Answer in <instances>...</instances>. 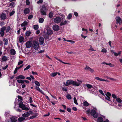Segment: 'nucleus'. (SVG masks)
I'll use <instances>...</instances> for the list:
<instances>
[{
	"instance_id": "f257e3e1",
	"label": "nucleus",
	"mask_w": 122,
	"mask_h": 122,
	"mask_svg": "<svg viewBox=\"0 0 122 122\" xmlns=\"http://www.w3.org/2000/svg\"><path fill=\"white\" fill-rule=\"evenodd\" d=\"M77 81L78 82L74 81L72 80H69L67 81L66 84L65 83H64V84L66 86L71 84H72L75 86H78L82 83V81L81 80L78 79L77 80Z\"/></svg>"
},
{
	"instance_id": "f03ea898",
	"label": "nucleus",
	"mask_w": 122,
	"mask_h": 122,
	"mask_svg": "<svg viewBox=\"0 0 122 122\" xmlns=\"http://www.w3.org/2000/svg\"><path fill=\"white\" fill-rule=\"evenodd\" d=\"M18 102L19 103V107L22 109L23 110L28 111L29 110V109L28 107H26V106L24 104H23V102L20 100H18Z\"/></svg>"
},
{
	"instance_id": "7ed1b4c3",
	"label": "nucleus",
	"mask_w": 122,
	"mask_h": 122,
	"mask_svg": "<svg viewBox=\"0 0 122 122\" xmlns=\"http://www.w3.org/2000/svg\"><path fill=\"white\" fill-rule=\"evenodd\" d=\"M97 109L95 108H94L90 112L91 115L92 116L95 118H97L98 117V114L96 112Z\"/></svg>"
},
{
	"instance_id": "20e7f679",
	"label": "nucleus",
	"mask_w": 122,
	"mask_h": 122,
	"mask_svg": "<svg viewBox=\"0 0 122 122\" xmlns=\"http://www.w3.org/2000/svg\"><path fill=\"white\" fill-rule=\"evenodd\" d=\"M47 10L46 6L45 5H43L41 7L40 11L41 15H46V13Z\"/></svg>"
},
{
	"instance_id": "39448f33",
	"label": "nucleus",
	"mask_w": 122,
	"mask_h": 122,
	"mask_svg": "<svg viewBox=\"0 0 122 122\" xmlns=\"http://www.w3.org/2000/svg\"><path fill=\"white\" fill-rule=\"evenodd\" d=\"M32 46L35 49L38 50L39 47L38 42L36 41H34L32 44Z\"/></svg>"
},
{
	"instance_id": "423d86ee",
	"label": "nucleus",
	"mask_w": 122,
	"mask_h": 122,
	"mask_svg": "<svg viewBox=\"0 0 122 122\" xmlns=\"http://www.w3.org/2000/svg\"><path fill=\"white\" fill-rule=\"evenodd\" d=\"M32 111H30L29 112H27L23 114L22 115V116L24 117L25 118L29 116L30 114L32 113Z\"/></svg>"
},
{
	"instance_id": "0eeeda50",
	"label": "nucleus",
	"mask_w": 122,
	"mask_h": 122,
	"mask_svg": "<svg viewBox=\"0 0 122 122\" xmlns=\"http://www.w3.org/2000/svg\"><path fill=\"white\" fill-rule=\"evenodd\" d=\"M61 20V18L59 17H57L54 19L53 21H54L56 23H58L60 22Z\"/></svg>"
},
{
	"instance_id": "6e6552de",
	"label": "nucleus",
	"mask_w": 122,
	"mask_h": 122,
	"mask_svg": "<svg viewBox=\"0 0 122 122\" xmlns=\"http://www.w3.org/2000/svg\"><path fill=\"white\" fill-rule=\"evenodd\" d=\"M117 24L119 23L120 24L122 22V20L119 16L116 17V18Z\"/></svg>"
},
{
	"instance_id": "1a4fd4ad",
	"label": "nucleus",
	"mask_w": 122,
	"mask_h": 122,
	"mask_svg": "<svg viewBox=\"0 0 122 122\" xmlns=\"http://www.w3.org/2000/svg\"><path fill=\"white\" fill-rule=\"evenodd\" d=\"M44 41V39L43 37H41L39 38V42L40 45H43Z\"/></svg>"
},
{
	"instance_id": "9d476101",
	"label": "nucleus",
	"mask_w": 122,
	"mask_h": 122,
	"mask_svg": "<svg viewBox=\"0 0 122 122\" xmlns=\"http://www.w3.org/2000/svg\"><path fill=\"white\" fill-rule=\"evenodd\" d=\"M0 18L3 20H5L7 18L6 15L4 13H2L0 15Z\"/></svg>"
},
{
	"instance_id": "9b49d317",
	"label": "nucleus",
	"mask_w": 122,
	"mask_h": 122,
	"mask_svg": "<svg viewBox=\"0 0 122 122\" xmlns=\"http://www.w3.org/2000/svg\"><path fill=\"white\" fill-rule=\"evenodd\" d=\"M53 29L55 31H57L59 29V27L58 26L56 25H55L53 26Z\"/></svg>"
},
{
	"instance_id": "f8f14e48",
	"label": "nucleus",
	"mask_w": 122,
	"mask_h": 122,
	"mask_svg": "<svg viewBox=\"0 0 122 122\" xmlns=\"http://www.w3.org/2000/svg\"><path fill=\"white\" fill-rule=\"evenodd\" d=\"M46 33L48 35H51L53 33V31L51 29H49L47 30Z\"/></svg>"
},
{
	"instance_id": "ddd939ff",
	"label": "nucleus",
	"mask_w": 122,
	"mask_h": 122,
	"mask_svg": "<svg viewBox=\"0 0 122 122\" xmlns=\"http://www.w3.org/2000/svg\"><path fill=\"white\" fill-rule=\"evenodd\" d=\"M32 43L31 41H27L26 43V47L27 48H30L31 46Z\"/></svg>"
},
{
	"instance_id": "4468645a",
	"label": "nucleus",
	"mask_w": 122,
	"mask_h": 122,
	"mask_svg": "<svg viewBox=\"0 0 122 122\" xmlns=\"http://www.w3.org/2000/svg\"><path fill=\"white\" fill-rule=\"evenodd\" d=\"M10 120L11 122H16L17 121V117L15 116H13L10 118Z\"/></svg>"
},
{
	"instance_id": "2eb2a0df",
	"label": "nucleus",
	"mask_w": 122,
	"mask_h": 122,
	"mask_svg": "<svg viewBox=\"0 0 122 122\" xmlns=\"http://www.w3.org/2000/svg\"><path fill=\"white\" fill-rule=\"evenodd\" d=\"M30 10L28 8L25 9L24 10V13L25 14H29L30 12Z\"/></svg>"
},
{
	"instance_id": "dca6fc26",
	"label": "nucleus",
	"mask_w": 122,
	"mask_h": 122,
	"mask_svg": "<svg viewBox=\"0 0 122 122\" xmlns=\"http://www.w3.org/2000/svg\"><path fill=\"white\" fill-rule=\"evenodd\" d=\"M103 119L102 117H99L98 118L97 122H103Z\"/></svg>"
},
{
	"instance_id": "f3484780",
	"label": "nucleus",
	"mask_w": 122,
	"mask_h": 122,
	"mask_svg": "<svg viewBox=\"0 0 122 122\" xmlns=\"http://www.w3.org/2000/svg\"><path fill=\"white\" fill-rule=\"evenodd\" d=\"M10 53L12 55H14L16 54V51L14 49H11L10 50Z\"/></svg>"
},
{
	"instance_id": "a211bd4d",
	"label": "nucleus",
	"mask_w": 122,
	"mask_h": 122,
	"mask_svg": "<svg viewBox=\"0 0 122 122\" xmlns=\"http://www.w3.org/2000/svg\"><path fill=\"white\" fill-rule=\"evenodd\" d=\"M8 59V58L5 56H3L2 58V60L3 61H6Z\"/></svg>"
},
{
	"instance_id": "6ab92c4d",
	"label": "nucleus",
	"mask_w": 122,
	"mask_h": 122,
	"mask_svg": "<svg viewBox=\"0 0 122 122\" xmlns=\"http://www.w3.org/2000/svg\"><path fill=\"white\" fill-rule=\"evenodd\" d=\"M25 78V77L22 75H19L16 77V79H24Z\"/></svg>"
},
{
	"instance_id": "aec40b11",
	"label": "nucleus",
	"mask_w": 122,
	"mask_h": 122,
	"mask_svg": "<svg viewBox=\"0 0 122 122\" xmlns=\"http://www.w3.org/2000/svg\"><path fill=\"white\" fill-rule=\"evenodd\" d=\"M25 118L24 117H19L17 120H18L19 122H21L25 120Z\"/></svg>"
},
{
	"instance_id": "412c9836",
	"label": "nucleus",
	"mask_w": 122,
	"mask_h": 122,
	"mask_svg": "<svg viewBox=\"0 0 122 122\" xmlns=\"http://www.w3.org/2000/svg\"><path fill=\"white\" fill-rule=\"evenodd\" d=\"M15 106H14V109H15L17 111L21 112V110L20 109L18 108L17 109L15 108L16 107L15 106H16V105L17 104V102H15Z\"/></svg>"
},
{
	"instance_id": "4be33fe9",
	"label": "nucleus",
	"mask_w": 122,
	"mask_h": 122,
	"mask_svg": "<svg viewBox=\"0 0 122 122\" xmlns=\"http://www.w3.org/2000/svg\"><path fill=\"white\" fill-rule=\"evenodd\" d=\"M27 23L26 21L24 22L21 24L22 27H25L27 25Z\"/></svg>"
},
{
	"instance_id": "5701e85b",
	"label": "nucleus",
	"mask_w": 122,
	"mask_h": 122,
	"mask_svg": "<svg viewBox=\"0 0 122 122\" xmlns=\"http://www.w3.org/2000/svg\"><path fill=\"white\" fill-rule=\"evenodd\" d=\"M56 58V59L57 60L59 61H60L62 63H63V64H68L69 65H71V64H70V63H66V62H63V61H62L60 59H58L57 58Z\"/></svg>"
},
{
	"instance_id": "b1692460",
	"label": "nucleus",
	"mask_w": 122,
	"mask_h": 122,
	"mask_svg": "<svg viewBox=\"0 0 122 122\" xmlns=\"http://www.w3.org/2000/svg\"><path fill=\"white\" fill-rule=\"evenodd\" d=\"M67 23V22L66 20H65L64 21H62L61 22L60 24V25L61 26L65 25Z\"/></svg>"
},
{
	"instance_id": "393cba45",
	"label": "nucleus",
	"mask_w": 122,
	"mask_h": 122,
	"mask_svg": "<svg viewBox=\"0 0 122 122\" xmlns=\"http://www.w3.org/2000/svg\"><path fill=\"white\" fill-rule=\"evenodd\" d=\"M121 54V51H120L118 52V53H114V55L116 56H117L118 55H120Z\"/></svg>"
},
{
	"instance_id": "a878e982",
	"label": "nucleus",
	"mask_w": 122,
	"mask_h": 122,
	"mask_svg": "<svg viewBox=\"0 0 122 122\" xmlns=\"http://www.w3.org/2000/svg\"><path fill=\"white\" fill-rule=\"evenodd\" d=\"M44 21V19L42 18H39V22L40 23H42Z\"/></svg>"
},
{
	"instance_id": "bb28decb",
	"label": "nucleus",
	"mask_w": 122,
	"mask_h": 122,
	"mask_svg": "<svg viewBox=\"0 0 122 122\" xmlns=\"http://www.w3.org/2000/svg\"><path fill=\"white\" fill-rule=\"evenodd\" d=\"M24 38L22 36H20L19 39V41L20 42H22L23 41Z\"/></svg>"
},
{
	"instance_id": "cd10ccee",
	"label": "nucleus",
	"mask_w": 122,
	"mask_h": 122,
	"mask_svg": "<svg viewBox=\"0 0 122 122\" xmlns=\"http://www.w3.org/2000/svg\"><path fill=\"white\" fill-rule=\"evenodd\" d=\"M4 45H7L8 44V41L7 39H4Z\"/></svg>"
},
{
	"instance_id": "c85d7f7f",
	"label": "nucleus",
	"mask_w": 122,
	"mask_h": 122,
	"mask_svg": "<svg viewBox=\"0 0 122 122\" xmlns=\"http://www.w3.org/2000/svg\"><path fill=\"white\" fill-rule=\"evenodd\" d=\"M84 105L85 106H87L89 105V104L86 101H85L84 102Z\"/></svg>"
},
{
	"instance_id": "c756f323",
	"label": "nucleus",
	"mask_w": 122,
	"mask_h": 122,
	"mask_svg": "<svg viewBox=\"0 0 122 122\" xmlns=\"http://www.w3.org/2000/svg\"><path fill=\"white\" fill-rule=\"evenodd\" d=\"M86 86L88 89L90 88H92V86L89 84H86Z\"/></svg>"
},
{
	"instance_id": "7c9ffc66",
	"label": "nucleus",
	"mask_w": 122,
	"mask_h": 122,
	"mask_svg": "<svg viewBox=\"0 0 122 122\" xmlns=\"http://www.w3.org/2000/svg\"><path fill=\"white\" fill-rule=\"evenodd\" d=\"M39 28V26L38 25H35L34 26V28L35 30H37Z\"/></svg>"
},
{
	"instance_id": "2f4dec72",
	"label": "nucleus",
	"mask_w": 122,
	"mask_h": 122,
	"mask_svg": "<svg viewBox=\"0 0 122 122\" xmlns=\"http://www.w3.org/2000/svg\"><path fill=\"white\" fill-rule=\"evenodd\" d=\"M72 17V15L71 14H70L67 16V18L68 19H70Z\"/></svg>"
},
{
	"instance_id": "473e14b6",
	"label": "nucleus",
	"mask_w": 122,
	"mask_h": 122,
	"mask_svg": "<svg viewBox=\"0 0 122 122\" xmlns=\"http://www.w3.org/2000/svg\"><path fill=\"white\" fill-rule=\"evenodd\" d=\"M17 82L19 83H24V80H17Z\"/></svg>"
},
{
	"instance_id": "72a5a7b5",
	"label": "nucleus",
	"mask_w": 122,
	"mask_h": 122,
	"mask_svg": "<svg viewBox=\"0 0 122 122\" xmlns=\"http://www.w3.org/2000/svg\"><path fill=\"white\" fill-rule=\"evenodd\" d=\"M116 100L118 102L120 103L122 102V100L119 97L117 98L116 99Z\"/></svg>"
},
{
	"instance_id": "f704fd0d",
	"label": "nucleus",
	"mask_w": 122,
	"mask_h": 122,
	"mask_svg": "<svg viewBox=\"0 0 122 122\" xmlns=\"http://www.w3.org/2000/svg\"><path fill=\"white\" fill-rule=\"evenodd\" d=\"M57 75V72L53 73L50 74L51 76L53 77Z\"/></svg>"
},
{
	"instance_id": "c9c22d12",
	"label": "nucleus",
	"mask_w": 122,
	"mask_h": 122,
	"mask_svg": "<svg viewBox=\"0 0 122 122\" xmlns=\"http://www.w3.org/2000/svg\"><path fill=\"white\" fill-rule=\"evenodd\" d=\"M95 79L97 80L102 81V79L98 77H95Z\"/></svg>"
},
{
	"instance_id": "e433bc0d",
	"label": "nucleus",
	"mask_w": 122,
	"mask_h": 122,
	"mask_svg": "<svg viewBox=\"0 0 122 122\" xmlns=\"http://www.w3.org/2000/svg\"><path fill=\"white\" fill-rule=\"evenodd\" d=\"M74 102L75 104H76V105H77L78 104V103L77 102V101L76 98V97H74Z\"/></svg>"
},
{
	"instance_id": "4c0bfd02",
	"label": "nucleus",
	"mask_w": 122,
	"mask_h": 122,
	"mask_svg": "<svg viewBox=\"0 0 122 122\" xmlns=\"http://www.w3.org/2000/svg\"><path fill=\"white\" fill-rule=\"evenodd\" d=\"M25 34L26 36H29L31 32L29 31H27L26 32Z\"/></svg>"
},
{
	"instance_id": "58836bf2",
	"label": "nucleus",
	"mask_w": 122,
	"mask_h": 122,
	"mask_svg": "<svg viewBox=\"0 0 122 122\" xmlns=\"http://www.w3.org/2000/svg\"><path fill=\"white\" fill-rule=\"evenodd\" d=\"M66 97L68 99H71V96L70 95H67L66 96Z\"/></svg>"
},
{
	"instance_id": "ea45409f",
	"label": "nucleus",
	"mask_w": 122,
	"mask_h": 122,
	"mask_svg": "<svg viewBox=\"0 0 122 122\" xmlns=\"http://www.w3.org/2000/svg\"><path fill=\"white\" fill-rule=\"evenodd\" d=\"M30 67V65H28L24 69V71L28 70Z\"/></svg>"
},
{
	"instance_id": "a19ab883",
	"label": "nucleus",
	"mask_w": 122,
	"mask_h": 122,
	"mask_svg": "<svg viewBox=\"0 0 122 122\" xmlns=\"http://www.w3.org/2000/svg\"><path fill=\"white\" fill-rule=\"evenodd\" d=\"M101 52L103 53H106L107 52V50L105 48H103L102 49Z\"/></svg>"
},
{
	"instance_id": "79ce46f5",
	"label": "nucleus",
	"mask_w": 122,
	"mask_h": 122,
	"mask_svg": "<svg viewBox=\"0 0 122 122\" xmlns=\"http://www.w3.org/2000/svg\"><path fill=\"white\" fill-rule=\"evenodd\" d=\"M106 99L107 100L109 101H110V97L109 96H106L105 97Z\"/></svg>"
},
{
	"instance_id": "37998d69",
	"label": "nucleus",
	"mask_w": 122,
	"mask_h": 122,
	"mask_svg": "<svg viewBox=\"0 0 122 122\" xmlns=\"http://www.w3.org/2000/svg\"><path fill=\"white\" fill-rule=\"evenodd\" d=\"M35 83L36 85L38 86H40V84L38 81H35Z\"/></svg>"
},
{
	"instance_id": "c03bdc74",
	"label": "nucleus",
	"mask_w": 122,
	"mask_h": 122,
	"mask_svg": "<svg viewBox=\"0 0 122 122\" xmlns=\"http://www.w3.org/2000/svg\"><path fill=\"white\" fill-rule=\"evenodd\" d=\"M99 92L103 96H105V95L103 93L102 91L101 90H99Z\"/></svg>"
},
{
	"instance_id": "a18cd8bd",
	"label": "nucleus",
	"mask_w": 122,
	"mask_h": 122,
	"mask_svg": "<svg viewBox=\"0 0 122 122\" xmlns=\"http://www.w3.org/2000/svg\"><path fill=\"white\" fill-rule=\"evenodd\" d=\"M15 11L14 10L12 11L11 12L10 14V16H12L13 15L14 13H15Z\"/></svg>"
},
{
	"instance_id": "49530a36",
	"label": "nucleus",
	"mask_w": 122,
	"mask_h": 122,
	"mask_svg": "<svg viewBox=\"0 0 122 122\" xmlns=\"http://www.w3.org/2000/svg\"><path fill=\"white\" fill-rule=\"evenodd\" d=\"M49 17L50 18H51L53 16V13L52 12H50L49 14Z\"/></svg>"
},
{
	"instance_id": "de8ad7c7",
	"label": "nucleus",
	"mask_w": 122,
	"mask_h": 122,
	"mask_svg": "<svg viewBox=\"0 0 122 122\" xmlns=\"http://www.w3.org/2000/svg\"><path fill=\"white\" fill-rule=\"evenodd\" d=\"M0 34L2 36H3L4 34V32L1 31L0 32Z\"/></svg>"
},
{
	"instance_id": "09e8293b",
	"label": "nucleus",
	"mask_w": 122,
	"mask_h": 122,
	"mask_svg": "<svg viewBox=\"0 0 122 122\" xmlns=\"http://www.w3.org/2000/svg\"><path fill=\"white\" fill-rule=\"evenodd\" d=\"M6 29V27L5 26H4L1 28V30L2 31H4V30H5Z\"/></svg>"
},
{
	"instance_id": "8fccbe9b",
	"label": "nucleus",
	"mask_w": 122,
	"mask_h": 122,
	"mask_svg": "<svg viewBox=\"0 0 122 122\" xmlns=\"http://www.w3.org/2000/svg\"><path fill=\"white\" fill-rule=\"evenodd\" d=\"M11 29L10 27L9 26H8L6 30V32H8Z\"/></svg>"
},
{
	"instance_id": "3c124183",
	"label": "nucleus",
	"mask_w": 122,
	"mask_h": 122,
	"mask_svg": "<svg viewBox=\"0 0 122 122\" xmlns=\"http://www.w3.org/2000/svg\"><path fill=\"white\" fill-rule=\"evenodd\" d=\"M90 68H91L90 67H89V66H86V67L85 68V70H88V71H89V69H90Z\"/></svg>"
},
{
	"instance_id": "603ef678",
	"label": "nucleus",
	"mask_w": 122,
	"mask_h": 122,
	"mask_svg": "<svg viewBox=\"0 0 122 122\" xmlns=\"http://www.w3.org/2000/svg\"><path fill=\"white\" fill-rule=\"evenodd\" d=\"M106 96H109L110 97L111 96V94L108 92H107V93L106 94Z\"/></svg>"
},
{
	"instance_id": "864d4df0",
	"label": "nucleus",
	"mask_w": 122,
	"mask_h": 122,
	"mask_svg": "<svg viewBox=\"0 0 122 122\" xmlns=\"http://www.w3.org/2000/svg\"><path fill=\"white\" fill-rule=\"evenodd\" d=\"M29 102L30 103H32L33 102V101L32 100V98L31 97H30Z\"/></svg>"
},
{
	"instance_id": "5fc2aeb1",
	"label": "nucleus",
	"mask_w": 122,
	"mask_h": 122,
	"mask_svg": "<svg viewBox=\"0 0 122 122\" xmlns=\"http://www.w3.org/2000/svg\"><path fill=\"white\" fill-rule=\"evenodd\" d=\"M26 5H29L30 4V3L29 0H27L26 1Z\"/></svg>"
},
{
	"instance_id": "6e6d98bb",
	"label": "nucleus",
	"mask_w": 122,
	"mask_h": 122,
	"mask_svg": "<svg viewBox=\"0 0 122 122\" xmlns=\"http://www.w3.org/2000/svg\"><path fill=\"white\" fill-rule=\"evenodd\" d=\"M33 17V15H30L28 17V19H30Z\"/></svg>"
},
{
	"instance_id": "4d7b16f0",
	"label": "nucleus",
	"mask_w": 122,
	"mask_h": 122,
	"mask_svg": "<svg viewBox=\"0 0 122 122\" xmlns=\"http://www.w3.org/2000/svg\"><path fill=\"white\" fill-rule=\"evenodd\" d=\"M6 117L8 116L9 115V113L8 112H6L4 115Z\"/></svg>"
},
{
	"instance_id": "13d9d810",
	"label": "nucleus",
	"mask_w": 122,
	"mask_h": 122,
	"mask_svg": "<svg viewBox=\"0 0 122 122\" xmlns=\"http://www.w3.org/2000/svg\"><path fill=\"white\" fill-rule=\"evenodd\" d=\"M112 97L115 99H116L117 98V97L116 95L114 94H112Z\"/></svg>"
},
{
	"instance_id": "bf43d9fd",
	"label": "nucleus",
	"mask_w": 122,
	"mask_h": 122,
	"mask_svg": "<svg viewBox=\"0 0 122 122\" xmlns=\"http://www.w3.org/2000/svg\"><path fill=\"white\" fill-rule=\"evenodd\" d=\"M23 62L22 61L20 60L18 63V65H19L23 63Z\"/></svg>"
},
{
	"instance_id": "052dcab7",
	"label": "nucleus",
	"mask_w": 122,
	"mask_h": 122,
	"mask_svg": "<svg viewBox=\"0 0 122 122\" xmlns=\"http://www.w3.org/2000/svg\"><path fill=\"white\" fill-rule=\"evenodd\" d=\"M43 2V0H40L38 1H37V3L38 4H40V3H42Z\"/></svg>"
},
{
	"instance_id": "680f3d73",
	"label": "nucleus",
	"mask_w": 122,
	"mask_h": 122,
	"mask_svg": "<svg viewBox=\"0 0 122 122\" xmlns=\"http://www.w3.org/2000/svg\"><path fill=\"white\" fill-rule=\"evenodd\" d=\"M10 6L11 7H14L15 6V3L14 2H12L10 4Z\"/></svg>"
},
{
	"instance_id": "e2e57ef3",
	"label": "nucleus",
	"mask_w": 122,
	"mask_h": 122,
	"mask_svg": "<svg viewBox=\"0 0 122 122\" xmlns=\"http://www.w3.org/2000/svg\"><path fill=\"white\" fill-rule=\"evenodd\" d=\"M90 46V48L88 50H91L92 51H95V50H94V49H93V48H92V47L91 46Z\"/></svg>"
},
{
	"instance_id": "0e129e2a",
	"label": "nucleus",
	"mask_w": 122,
	"mask_h": 122,
	"mask_svg": "<svg viewBox=\"0 0 122 122\" xmlns=\"http://www.w3.org/2000/svg\"><path fill=\"white\" fill-rule=\"evenodd\" d=\"M23 65H21L20 67H17L16 68H15V69H16V70H18V69H20V68H21V67H22L23 66Z\"/></svg>"
},
{
	"instance_id": "69168bd1",
	"label": "nucleus",
	"mask_w": 122,
	"mask_h": 122,
	"mask_svg": "<svg viewBox=\"0 0 122 122\" xmlns=\"http://www.w3.org/2000/svg\"><path fill=\"white\" fill-rule=\"evenodd\" d=\"M18 98L19 99H20L21 100L20 101H21L23 100V99L22 97L19 96H18Z\"/></svg>"
},
{
	"instance_id": "338daca9",
	"label": "nucleus",
	"mask_w": 122,
	"mask_h": 122,
	"mask_svg": "<svg viewBox=\"0 0 122 122\" xmlns=\"http://www.w3.org/2000/svg\"><path fill=\"white\" fill-rule=\"evenodd\" d=\"M62 90L63 91H64L65 92H66L67 91V89L65 87H63L62 88Z\"/></svg>"
},
{
	"instance_id": "774afa93",
	"label": "nucleus",
	"mask_w": 122,
	"mask_h": 122,
	"mask_svg": "<svg viewBox=\"0 0 122 122\" xmlns=\"http://www.w3.org/2000/svg\"><path fill=\"white\" fill-rule=\"evenodd\" d=\"M74 15L76 16H78V13L76 12H74Z\"/></svg>"
}]
</instances>
